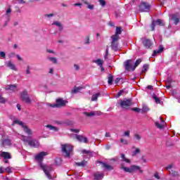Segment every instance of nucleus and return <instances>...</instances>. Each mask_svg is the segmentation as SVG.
I'll use <instances>...</instances> for the list:
<instances>
[{
  "mask_svg": "<svg viewBox=\"0 0 180 180\" xmlns=\"http://www.w3.org/2000/svg\"><path fill=\"white\" fill-rule=\"evenodd\" d=\"M155 178H156L157 179H160V174H158V173H155L154 175Z\"/></svg>",
  "mask_w": 180,
  "mask_h": 180,
  "instance_id": "62",
  "label": "nucleus"
},
{
  "mask_svg": "<svg viewBox=\"0 0 180 180\" xmlns=\"http://www.w3.org/2000/svg\"><path fill=\"white\" fill-rule=\"evenodd\" d=\"M102 165L103 168H105V169H107V171H112V169H113V167L105 163V162H100Z\"/></svg>",
  "mask_w": 180,
  "mask_h": 180,
  "instance_id": "20",
  "label": "nucleus"
},
{
  "mask_svg": "<svg viewBox=\"0 0 180 180\" xmlns=\"http://www.w3.org/2000/svg\"><path fill=\"white\" fill-rule=\"evenodd\" d=\"M108 56H109V48H107L105 50V54L104 56L105 60H107Z\"/></svg>",
  "mask_w": 180,
  "mask_h": 180,
  "instance_id": "43",
  "label": "nucleus"
},
{
  "mask_svg": "<svg viewBox=\"0 0 180 180\" xmlns=\"http://www.w3.org/2000/svg\"><path fill=\"white\" fill-rule=\"evenodd\" d=\"M26 74L27 75L30 74V67L29 66H27V68Z\"/></svg>",
  "mask_w": 180,
  "mask_h": 180,
  "instance_id": "57",
  "label": "nucleus"
},
{
  "mask_svg": "<svg viewBox=\"0 0 180 180\" xmlns=\"http://www.w3.org/2000/svg\"><path fill=\"white\" fill-rule=\"evenodd\" d=\"M148 110H150V109L148 108V107H147V105H143V108H142L143 113H146V112H148Z\"/></svg>",
  "mask_w": 180,
  "mask_h": 180,
  "instance_id": "41",
  "label": "nucleus"
},
{
  "mask_svg": "<svg viewBox=\"0 0 180 180\" xmlns=\"http://www.w3.org/2000/svg\"><path fill=\"white\" fill-rule=\"evenodd\" d=\"M5 64L6 67L10 68V70H13L14 71H16V66H15V64H13L11 61L6 62Z\"/></svg>",
  "mask_w": 180,
  "mask_h": 180,
  "instance_id": "16",
  "label": "nucleus"
},
{
  "mask_svg": "<svg viewBox=\"0 0 180 180\" xmlns=\"http://www.w3.org/2000/svg\"><path fill=\"white\" fill-rule=\"evenodd\" d=\"M90 151L89 150H82V153L83 154H90Z\"/></svg>",
  "mask_w": 180,
  "mask_h": 180,
  "instance_id": "58",
  "label": "nucleus"
},
{
  "mask_svg": "<svg viewBox=\"0 0 180 180\" xmlns=\"http://www.w3.org/2000/svg\"><path fill=\"white\" fill-rule=\"evenodd\" d=\"M0 56H1V57H3V58H5L6 54L5 53V52L1 51L0 52Z\"/></svg>",
  "mask_w": 180,
  "mask_h": 180,
  "instance_id": "50",
  "label": "nucleus"
},
{
  "mask_svg": "<svg viewBox=\"0 0 180 180\" xmlns=\"http://www.w3.org/2000/svg\"><path fill=\"white\" fill-rule=\"evenodd\" d=\"M71 131H74V133H79V129H71Z\"/></svg>",
  "mask_w": 180,
  "mask_h": 180,
  "instance_id": "56",
  "label": "nucleus"
},
{
  "mask_svg": "<svg viewBox=\"0 0 180 180\" xmlns=\"http://www.w3.org/2000/svg\"><path fill=\"white\" fill-rule=\"evenodd\" d=\"M143 44L145 49H151V46H153V43H151L150 39H143Z\"/></svg>",
  "mask_w": 180,
  "mask_h": 180,
  "instance_id": "15",
  "label": "nucleus"
},
{
  "mask_svg": "<svg viewBox=\"0 0 180 180\" xmlns=\"http://www.w3.org/2000/svg\"><path fill=\"white\" fill-rule=\"evenodd\" d=\"M74 137L77 140V141H79V143H85L86 144L88 143V139L82 135L75 134L74 135Z\"/></svg>",
  "mask_w": 180,
  "mask_h": 180,
  "instance_id": "13",
  "label": "nucleus"
},
{
  "mask_svg": "<svg viewBox=\"0 0 180 180\" xmlns=\"http://www.w3.org/2000/svg\"><path fill=\"white\" fill-rule=\"evenodd\" d=\"M134 139L137 141H140V140H141V136H140V134H135L134 136Z\"/></svg>",
  "mask_w": 180,
  "mask_h": 180,
  "instance_id": "39",
  "label": "nucleus"
},
{
  "mask_svg": "<svg viewBox=\"0 0 180 180\" xmlns=\"http://www.w3.org/2000/svg\"><path fill=\"white\" fill-rule=\"evenodd\" d=\"M140 153H141L140 148H136L135 150L132 152V157H136V155H137V154H140Z\"/></svg>",
  "mask_w": 180,
  "mask_h": 180,
  "instance_id": "35",
  "label": "nucleus"
},
{
  "mask_svg": "<svg viewBox=\"0 0 180 180\" xmlns=\"http://www.w3.org/2000/svg\"><path fill=\"white\" fill-rule=\"evenodd\" d=\"M85 44H89V37H87L86 41H84Z\"/></svg>",
  "mask_w": 180,
  "mask_h": 180,
  "instance_id": "59",
  "label": "nucleus"
},
{
  "mask_svg": "<svg viewBox=\"0 0 180 180\" xmlns=\"http://www.w3.org/2000/svg\"><path fill=\"white\" fill-rule=\"evenodd\" d=\"M53 26H56L57 27H58L59 30H63V25L61 24V22H58V21H54L52 23Z\"/></svg>",
  "mask_w": 180,
  "mask_h": 180,
  "instance_id": "22",
  "label": "nucleus"
},
{
  "mask_svg": "<svg viewBox=\"0 0 180 180\" xmlns=\"http://www.w3.org/2000/svg\"><path fill=\"white\" fill-rule=\"evenodd\" d=\"M17 137H18V139H20V140H22V141H25V143H28V145L30 146V147L37 148L39 147V146H40L39 141L36 139L30 140V136H25L23 135L18 134Z\"/></svg>",
  "mask_w": 180,
  "mask_h": 180,
  "instance_id": "2",
  "label": "nucleus"
},
{
  "mask_svg": "<svg viewBox=\"0 0 180 180\" xmlns=\"http://www.w3.org/2000/svg\"><path fill=\"white\" fill-rule=\"evenodd\" d=\"M133 110L134 111V112H141V109L140 108H133Z\"/></svg>",
  "mask_w": 180,
  "mask_h": 180,
  "instance_id": "54",
  "label": "nucleus"
},
{
  "mask_svg": "<svg viewBox=\"0 0 180 180\" xmlns=\"http://www.w3.org/2000/svg\"><path fill=\"white\" fill-rule=\"evenodd\" d=\"M121 158L122 161H124V162H127V164H130V160L127 158V157L124 155V154H121Z\"/></svg>",
  "mask_w": 180,
  "mask_h": 180,
  "instance_id": "29",
  "label": "nucleus"
},
{
  "mask_svg": "<svg viewBox=\"0 0 180 180\" xmlns=\"http://www.w3.org/2000/svg\"><path fill=\"white\" fill-rule=\"evenodd\" d=\"M98 2L100 3V5H101V6H105V5H106V2L105 1V0H98Z\"/></svg>",
  "mask_w": 180,
  "mask_h": 180,
  "instance_id": "45",
  "label": "nucleus"
},
{
  "mask_svg": "<svg viewBox=\"0 0 180 180\" xmlns=\"http://www.w3.org/2000/svg\"><path fill=\"white\" fill-rule=\"evenodd\" d=\"M82 89V87H75L74 89L72 90V94H78L79 91Z\"/></svg>",
  "mask_w": 180,
  "mask_h": 180,
  "instance_id": "37",
  "label": "nucleus"
},
{
  "mask_svg": "<svg viewBox=\"0 0 180 180\" xmlns=\"http://www.w3.org/2000/svg\"><path fill=\"white\" fill-rule=\"evenodd\" d=\"M120 105L122 109H129L131 106V99L124 98L120 101Z\"/></svg>",
  "mask_w": 180,
  "mask_h": 180,
  "instance_id": "6",
  "label": "nucleus"
},
{
  "mask_svg": "<svg viewBox=\"0 0 180 180\" xmlns=\"http://www.w3.org/2000/svg\"><path fill=\"white\" fill-rule=\"evenodd\" d=\"M165 23L161 19L153 20L150 25L151 30H155V26H165Z\"/></svg>",
  "mask_w": 180,
  "mask_h": 180,
  "instance_id": "8",
  "label": "nucleus"
},
{
  "mask_svg": "<svg viewBox=\"0 0 180 180\" xmlns=\"http://www.w3.org/2000/svg\"><path fill=\"white\" fill-rule=\"evenodd\" d=\"M48 60H49V61H51L53 64H57V59L56 58L49 57Z\"/></svg>",
  "mask_w": 180,
  "mask_h": 180,
  "instance_id": "40",
  "label": "nucleus"
},
{
  "mask_svg": "<svg viewBox=\"0 0 180 180\" xmlns=\"http://www.w3.org/2000/svg\"><path fill=\"white\" fill-rule=\"evenodd\" d=\"M105 136V137H110V133L106 132Z\"/></svg>",
  "mask_w": 180,
  "mask_h": 180,
  "instance_id": "64",
  "label": "nucleus"
},
{
  "mask_svg": "<svg viewBox=\"0 0 180 180\" xmlns=\"http://www.w3.org/2000/svg\"><path fill=\"white\" fill-rule=\"evenodd\" d=\"M6 89L7 91H16V85H9V86H7Z\"/></svg>",
  "mask_w": 180,
  "mask_h": 180,
  "instance_id": "28",
  "label": "nucleus"
},
{
  "mask_svg": "<svg viewBox=\"0 0 180 180\" xmlns=\"http://www.w3.org/2000/svg\"><path fill=\"white\" fill-rule=\"evenodd\" d=\"M1 157H3V158H5L6 160L8 159H11V154L8 152H2L1 153Z\"/></svg>",
  "mask_w": 180,
  "mask_h": 180,
  "instance_id": "23",
  "label": "nucleus"
},
{
  "mask_svg": "<svg viewBox=\"0 0 180 180\" xmlns=\"http://www.w3.org/2000/svg\"><path fill=\"white\" fill-rule=\"evenodd\" d=\"M12 13V9L9 7L7 8L6 11V16H7L8 18H9L11 16V13Z\"/></svg>",
  "mask_w": 180,
  "mask_h": 180,
  "instance_id": "38",
  "label": "nucleus"
},
{
  "mask_svg": "<svg viewBox=\"0 0 180 180\" xmlns=\"http://www.w3.org/2000/svg\"><path fill=\"white\" fill-rule=\"evenodd\" d=\"M141 61H142L141 59L136 60L134 65L133 70H136V68H137V67H139V65H140V64L141 63Z\"/></svg>",
  "mask_w": 180,
  "mask_h": 180,
  "instance_id": "30",
  "label": "nucleus"
},
{
  "mask_svg": "<svg viewBox=\"0 0 180 180\" xmlns=\"http://www.w3.org/2000/svg\"><path fill=\"white\" fill-rule=\"evenodd\" d=\"M5 102H6V100L4 97L0 96V103H5Z\"/></svg>",
  "mask_w": 180,
  "mask_h": 180,
  "instance_id": "47",
  "label": "nucleus"
},
{
  "mask_svg": "<svg viewBox=\"0 0 180 180\" xmlns=\"http://www.w3.org/2000/svg\"><path fill=\"white\" fill-rule=\"evenodd\" d=\"M62 151L65 157L69 158L71 155V151H72V146L68 143L62 145Z\"/></svg>",
  "mask_w": 180,
  "mask_h": 180,
  "instance_id": "5",
  "label": "nucleus"
},
{
  "mask_svg": "<svg viewBox=\"0 0 180 180\" xmlns=\"http://www.w3.org/2000/svg\"><path fill=\"white\" fill-rule=\"evenodd\" d=\"M104 175L103 173L97 172L94 174V179L95 180H101L103 178Z\"/></svg>",
  "mask_w": 180,
  "mask_h": 180,
  "instance_id": "19",
  "label": "nucleus"
},
{
  "mask_svg": "<svg viewBox=\"0 0 180 180\" xmlns=\"http://www.w3.org/2000/svg\"><path fill=\"white\" fill-rule=\"evenodd\" d=\"M74 68L76 71L79 70V66L77 64H74Z\"/></svg>",
  "mask_w": 180,
  "mask_h": 180,
  "instance_id": "49",
  "label": "nucleus"
},
{
  "mask_svg": "<svg viewBox=\"0 0 180 180\" xmlns=\"http://www.w3.org/2000/svg\"><path fill=\"white\" fill-rule=\"evenodd\" d=\"M130 168H131V174H133V172H136V171H139V172H143V171L140 169V166L131 165Z\"/></svg>",
  "mask_w": 180,
  "mask_h": 180,
  "instance_id": "18",
  "label": "nucleus"
},
{
  "mask_svg": "<svg viewBox=\"0 0 180 180\" xmlns=\"http://www.w3.org/2000/svg\"><path fill=\"white\" fill-rule=\"evenodd\" d=\"M54 16V14L51 13V14H45V18H53Z\"/></svg>",
  "mask_w": 180,
  "mask_h": 180,
  "instance_id": "52",
  "label": "nucleus"
},
{
  "mask_svg": "<svg viewBox=\"0 0 180 180\" xmlns=\"http://www.w3.org/2000/svg\"><path fill=\"white\" fill-rule=\"evenodd\" d=\"M120 143L124 144L125 146H127V144H129V141H127V140L126 139H124L123 138H121Z\"/></svg>",
  "mask_w": 180,
  "mask_h": 180,
  "instance_id": "42",
  "label": "nucleus"
},
{
  "mask_svg": "<svg viewBox=\"0 0 180 180\" xmlns=\"http://www.w3.org/2000/svg\"><path fill=\"white\" fill-rule=\"evenodd\" d=\"M160 123L158 122H155V124L156 126V127H158V129H162V127H164V124H165V122L164 120H162V118L160 117Z\"/></svg>",
  "mask_w": 180,
  "mask_h": 180,
  "instance_id": "17",
  "label": "nucleus"
},
{
  "mask_svg": "<svg viewBox=\"0 0 180 180\" xmlns=\"http://www.w3.org/2000/svg\"><path fill=\"white\" fill-rule=\"evenodd\" d=\"M119 82H120V78L115 79V84H119Z\"/></svg>",
  "mask_w": 180,
  "mask_h": 180,
  "instance_id": "61",
  "label": "nucleus"
},
{
  "mask_svg": "<svg viewBox=\"0 0 180 180\" xmlns=\"http://www.w3.org/2000/svg\"><path fill=\"white\" fill-rule=\"evenodd\" d=\"M121 169H123L124 172H129V174H131V170L130 167H126L123 165H121Z\"/></svg>",
  "mask_w": 180,
  "mask_h": 180,
  "instance_id": "27",
  "label": "nucleus"
},
{
  "mask_svg": "<svg viewBox=\"0 0 180 180\" xmlns=\"http://www.w3.org/2000/svg\"><path fill=\"white\" fill-rule=\"evenodd\" d=\"M67 101L63 100V98H58L56 100V103L53 105H51L52 108H61L63 106H65Z\"/></svg>",
  "mask_w": 180,
  "mask_h": 180,
  "instance_id": "10",
  "label": "nucleus"
},
{
  "mask_svg": "<svg viewBox=\"0 0 180 180\" xmlns=\"http://www.w3.org/2000/svg\"><path fill=\"white\" fill-rule=\"evenodd\" d=\"M6 172H8V173L12 172V169H11V167L6 168Z\"/></svg>",
  "mask_w": 180,
  "mask_h": 180,
  "instance_id": "55",
  "label": "nucleus"
},
{
  "mask_svg": "<svg viewBox=\"0 0 180 180\" xmlns=\"http://www.w3.org/2000/svg\"><path fill=\"white\" fill-rule=\"evenodd\" d=\"M2 146H3V147H6V146H11V140H9V139L3 140Z\"/></svg>",
  "mask_w": 180,
  "mask_h": 180,
  "instance_id": "25",
  "label": "nucleus"
},
{
  "mask_svg": "<svg viewBox=\"0 0 180 180\" xmlns=\"http://www.w3.org/2000/svg\"><path fill=\"white\" fill-rule=\"evenodd\" d=\"M174 168V165H169L167 167L166 169H172Z\"/></svg>",
  "mask_w": 180,
  "mask_h": 180,
  "instance_id": "51",
  "label": "nucleus"
},
{
  "mask_svg": "<svg viewBox=\"0 0 180 180\" xmlns=\"http://www.w3.org/2000/svg\"><path fill=\"white\" fill-rule=\"evenodd\" d=\"M150 8H151V6L146 2H142L139 5L140 12H148V11H150Z\"/></svg>",
  "mask_w": 180,
  "mask_h": 180,
  "instance_id": "9",
  "label": "nucleus"
},
{
  "mask_svg": "<svg viewBox=\"0 0 180 180\" xmlns=\"http://www.w3.org/2000/svg\"><path fill=\"white\" fill-rule=\"evenodd\" d=\"M46 127H47V129H49V130H53V131H58V128L53 125H46Z\"/></svg>",
  "mask_w": 180,
  "mask_h": 180,
  "instance_id": "31",
  "label": "nucleus"
},
{
  "mask_svg": "<svg viewBox=\"0 0 180 180\" xmlns=\"http://www.w3.org/2000/svg\"><path fill=\"white\" fill-rule=\"evenodd\" d=\"M54 72V70L53 68L49 69V74H53Z\"/></svg>",
  "mask_w": 180,
  "mask_h": 180,
  "instance_id": "63",
  "label": "nucleus"
},
{
  "mask_svg": "<svg viewBox=\"0 0 180 180\" xmlns=\"http://www.w3.org/2000/svg\"><path fill=\"white\" fill-rule=\"evenodd\" d=\"M169 18L171 20L174 22V25H178V23H179V14L178 13L171 14Z\"/></svg>",
  "mask_w": 180,
  "mask_h": 180,
  "instance_id": "12",
  "label": "nucleus"
},
{
  "mask_svg": "<svg viewBox=\"0 0 180 180\" xmlns=\"http://www.w3.org/2000/svg\"><path fill=\"white\" fill-rule=\"evenodd\" d=\"M15 124H18L19 126H20L23 129L25 133H26V134H28V136H32V134H33L32 129H29V127H27L26 124L23 123V122L15 120L13 122L12 126H15Z\"/></svg>",
  "mask_w": 180,
  "mask_h": 180,
  "instance_id": "3",
  "label": "nucleus"
},
{
  "mask_svg": "<svg viewBox=\"0 0 180 180\" xmlns=\"http://www.w3.org/2000/svg\"><path fill=\"white\" fill-rule=\"evenodd\" d=\"M112 42L111 48L114 51H117L119 50V39H120V36H112Z\"/></svg>",
  "mask_w": 180,
  "mask_h": 180,
  "instance_id": "4",
  "label": "nucleus"
},
{
  "mask_svg": "<svg viewBox=\"0 0 180 180\" xmlns=\"http://www.w3.org/2000/svg\"><path fill=\"white\" fill-rule=\"evenodd\" d=\"M124 136L125 137H130V131H126L124 133Z\"/></svg>",
  "mask_w": 180,
  "mask_h": 180,
  "instance_id": "46",
  "label": "nucleus"
},
{
  "mask_svg": "<svg viewBox=\"0 0 180 180\" xmlns=\"http://www.w3.org/2000/svg\"><path fill=\"white\" fill-rule=\"evenodd\" d=\"M93 63H94L95 64H97L98 67H102V65H103V60L101 59L94 60H93Z\"/></svg>",
  "mask_w": 180,
  "mask_h": 180,
  "instance_id": "24",
  "label": "nucleus"
},
{
  "mask_svg": "<svg viewBox=\"0 0 180 180\" xmlns=\"http://www.w3.org/2000/svg\"><path fill=\"white\" fill-rule=\"evenodd\" d=\"M46 52L52 53V54H56V52H54V51L51 50V49H46Z\"/></svg>",
  "mask_w": 180,
  "mask_h": 180,
  "instance_id": "53",
  "label": "nucleus"
},
{
  "mask_svg": "<svg viewBox=\"0 0 180 180\" xmlns=\"http://www.w3.org/2000/svg\"><path fill=\"white\" fill-rule=\"evenodd\" d=\"M21 98L26 103H30V102H31L30 98H29V95L27 94V91H23L21 93Z\"/></svg>",
  "mask_w": 180,
  "mask_h": 180,
  "instance_id": "11",
  "label": "nucleus"
},
{
  "mask_svg": "<svg viewBox=\"0 0 180 180\" xmlns=\"http://www.w3.org/2000/svg\"><path fill=\"white\" fill-rule=\"evenodd\" d=\"M152 98L153 99L155 100V103H161V101L160 100V98H158L155 94H153Z\"/></svg>",
  "mask_w": 180,
  "mask_h": 180,
  "instance_id": "32",
  "label": "nucleus"
},
{
  "mask_svg": "<svg viewBox=\"0 0 180 180\" xmlns=\"http://www.w3.org/2000/svg\"><path fill=\"white\" fill-rule=\"evenodd\" d=\"M163 51H164V47H162V46H160L159 49L154 51L152 56L155 57L156 54H160L162 53Z\"/></svg>",
  "mask_w": 180,
  "mask_h": 180,
  "instance_id": "21",
  "label": "nucleus"
},
{
  "mask_svg": "<svg viewBox=\"0 0 180 180\" xmlns=\"http://www.w3.org/2000/svg\"><path fill=\"white\" fill-rule=\"evenodd\" d=\"M87 8H88L89 9L92 10V9H94V5L88 4Z\"/></svg>",
  "mask_w": 180,
  "mask_h": 180,
  "instance_id": "60",
  "label": "nucleus"
},
{
  "mask_svg": "<svg viewBox=\"0 0 180 180\" xmlns=\"http://www.w3.org/2000/svg\"><path fill=\"white\" fill-rule=\"evenodd\" d=\"M124 68L126 71H134L133 68L134 66L133 65V60H127L124 63Z\"/></svg>",
  "mask_w": 180,
  "mask_h": 180,
  "instance_id": "7",
  "label": "nucleus"
},
{
  "mask_svg": "<svg viewBox=\"0 0 180 180\" xmlns=\"http://www.w3.org/2000/svg\"><path fill=\"white\" fill-rule=\"evenodd\" d=\"M108 82V85H112V84H113V76H112V75H109Z\"/></svg>",
  "mask_w": 180,
  "mask_h": 180,
  "instance_id": "36",
  "label": "nucleus"
},
{
  "mask_svg": "<svg viewBox=\"0 0 180 180\" xmlns=\"http://www.w3.org/2000/svg\"><path fill=\"white\" fill-rule=\"evenodd\" d=\"M119 34H122V28L120 27L116 28L115 34L112 36H119Z\"/></svg>",
  "mask_w": 180,
  "mask_h": 180,
  "instance_id": "33",
  "label": "nucleus"
},
{
  "mask_svg": "<svg viewBox=\"0 0 180 180\" xmlns=\"http://www.w3.org/2000/svg\"><path fill=\"white\" fill-rule=\"evenodd\" d=\"M47 155V153L46 152H41L37 155H35V160L37 161H39V167L44 171L46 176L49 179H51V174H50L51 172L53 171V166L52 165H44L41 161H43V158Z\"/></svg>",
  "mask_w": 180,
  "mask_h": 180,
  "instance_id": "1",
  "label": "nucleus"
},
{
  "mask_svg": "<svg viewBox=\"0 0 180 180\" xmlns=\"http://www.w3.org/2000/svg\"><path fill=\"white\" fill-rule=\"evenodd\" d=\"M84 115H86V116H87L88 117H91L92 116H101V115H102V112L94 111L91 112H84Z\"/></svg>",
  "mask_w": 180,
  "mask_h": 180,
  "instance_id": "14",
  "label": "nucleus"
},
{
  "mask_svg": "<svg viewBox=\"0 0 180 180\" xmlns=\"http://www.w3.org/2000/svg\"><path fill=\"white\" fill-rule=\"evenodd\" d=\"M86 164H87V162L85 160H83L82 162H77L76 165H77V167H85Z\"/></svg>",
  "mask_w": 180,
  "mask_h": 180,
  "instance_id": "34",
  "label": "nucleus"
},
{
  "mask_svg": "<svg viewBox=\"0 0 180 180\" xmlns=\"http://www.w3.org/2000/svg\"><path fill=\"white\" fill-rule=\"evenodd\" d=\"M172 175H173V176H179V173L176 171L172 170Z\"/></svg>",
  "mask_w": 180,
  "mask_h": 180,
  "instance_id": "44",
  "label": "nucleus"
},
{
  "mask_svg": "<svg viewBox=\"0 0 180 180\" xmlns=\"http://www.w3.org/2000/svg\"><path fill=\"white\" fill-rule=\"evenodd\" d=\"M143 71H147V70H148V65L147 64L143 65Z\"/></svg>",
  "mask_w": 180,
  "mask_h": 180,
  "instance_id": "48",
  "label": "nucleus"
},
{
  "mask_svg": "<svg viewBox=\"0 0 180 180\" xmlns=\"http://www.w3.org/2000/svg\"><path fill=\"white\" fill-rule=\"evenodd\" d=\"M99 96H101V94L100 93H97V94H94L91 96V101L92 102H95V101H98V98H99Z\"/></svg>",
  "mask_w": 180,
  "mask_h": 180,
  "instance_id": "26",
  "label": "nucleus"
}]
</instances>
